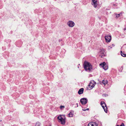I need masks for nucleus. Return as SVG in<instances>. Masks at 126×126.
Segmentation results:
<instances>
[{"mask_svg":"<svg viewBox=\"0 0 126 126\" xmlns=\"http://www.w3.org/2000/svg\"><path fill=\"white\" fill-rule=\"evenodd\" d=\"M57 118L59 120V122L62 124H65L66 120V117L65 115H60L58 116Z\"/></svg>","mask_w":126,"mask_h":126,"instance_id":"1","label":"nucleus"},{"mask_svg":"<svg viewBox=\"0 0 126 126\" xmlns=\"http://www.w3.org/2000/svg\"><path fill=\"white\" fill-rule=\"evenodd\" d=\"M84 68L86 70L89 71H90L92 68L91 65L89 63L87 62H84Z\"/></svg>","mask_w":126,"mask_h":126,"instance_id":"2","label":"nucleus"},{"mask_svg":"<svg viewBox=\"0 0 126 126\" xmlns=\"http://www.w3.org/2000/svg\"><path fill=\"white\" fill-rule=\"evenodd\" d=\"M100 104L103 109H104L105 112L106 113H107L108 112L107 108L105 103L104 101H101V102Z\"/></svg>","mask_w":126,"mask_h":126,"instance_id":"3","label":"nucleus"},{"mask_svg":"<svg viewBox=\"0 0 126 126\" xmlns=\"http://www.w3.org/2000/svg\"><path fill=\"white\" fill-rule=\"evenodd\" d=\"M99 54V56L101 58L105 56L106 55V53L104 49H100Z\"/></svg>","mask_w":126,"mask_h":126,"instance_id":"4","label":"nucleus"},{"mask_svg":"<svg viewBox=\"0 0 126 126\" xmlns=\"http://www.w3.org/2000/svg\"><path fill=\"white\" fill-rule=\"evenodd\" d=\"M95 82L93 80L91 81L88 85V89L89 90L92 89L95 86Z\"/></svg>","mask_w":126,"mask_h":126,"instance_id":"5","label":"nucleus"},{"mask_svg":"<svg viewBox=\"0 0 126 126\" xmlns=\"http://www.w3.org/2000/svg\"><path fill=\"white\" fill-rule=\"evenodd\" d=\"M100 65L105 70H107L108 68V66L105 62H103L102 63L100 64Z\"/></svg>","mask_w":126,"mask_h":126,"instance_id":"6","label":"nucleus"},{"mask_svg":"<svg viewBox=\"0 0 126 126\" xmlns=\"http://www.w3.org/2000/svg\"><path fill=\"white\" fill-rule=\"evenodd\" d=\"M105 39L107 42H109L110 41L111 36L109 35H107L105 36Z\"/></svg>","mask_w":126,"mask_h":126,"instance_id":"7","label":"nucleus"},{"mask_svg":"<svg viewBox=\"0 0 126 126\" xmlns=\"http://www.w3.org/2000/svg\"><path fill=\"white\" fill-rule=\"evenodd\" d=\"M80 101L82 105H85L87 103V99L85 98H82L80 100Z\"/></svg>","mask_w":126,"mask_h":126,"instance_id":"8","label":"nucleus"},{"mask_svg":"<svg viewBox=\"0 0 126 126\" xmlns=\"http://www.w3.org/2000/svg\"><path fill=\"white\" fill-rule=\"evenodd\" d=\"M98 124L95 122H90L88 124V126H97Z\"/></svg>","mask_w":126,"mask_h":126,"instance_id":"9","label":"nucleus"},{"mask_svg":"<svg viewBox=\"0 0 126 126\" xmlns=\"http://www.w3.org/2000/svg\"><path fill=\"white\" fill-rule=\"evenodd\" d=\"M93 3L92 4L94 7H96L98 5V3L97 0H92Z\"/></svg>","mask_w":126,"mask_h":126,"instance_id":"10","label":"nucleus"},{"mask_svg":"<svg viewBox=\"0 0 126 126\" xmlns=\"http://www.w3.org/2000/svg\"><path fill=\"white\" fill-rule=\"evenodd\" d=\"M68 25L70 27H72L75 25L74 23L72 21H69L67 23Z\"/></svg>","mask_w":126,"mask_h":126,"instance_id":"11","label":"nucleus"},{"mask_svg":"<svg viewBox=\"0 0 126 126\" xmlns=\"http://www.w3.org/2000/svg\"><path fill=\"white\" fill-rule=\"evenodd\" d=\"M84 91V89L83 88H82L80 89L78 92V93L79 94H80L83 93Z\"/></svg>","mask_w":126,"mask_h":126,"instance_id":"12","label":"nucleus"},{"mask_svg":"<svg viewBox=\"0 0 126 126\" xmlns=\"http://www.w3.org/2000/svg\"><path fill=\"white\" fill-rule=\"evenodd\" d=\"M121 54L122 56L124 57H126V54H125V52H123L122 51H121Z\"/></svg>","mask_w":126,"mask_h":126,"instance_id":"13","label":"nucleus"},{"mask_svg":"<svg viewBox=\"0 0 126 126\" xmlns=\"http://www.w3.org/2000/svg\"><path fill=\"white\" fill-rule=\"evenodd\" d=\"M102 83L104 85H105L108 83V81L107 80L104 79L103 80Z\"/></svg>","mask_w":126,"mask_h":126,"instance_id":"14","label":"nucleus"},{"mask_svg":"<svg viewBox=\"0 0 126 126\" xmlns=\"http://www.w3.org/2000/svg\"><path fill=\"white\" fill-rule=\"evenodd\" d=\"M73 114L71 112H70L68 115V116L71 117L73 116Z\"/></svg>","mask_w":126,"mask_h":126,"instance_id":"15","label":"nucleus"},{"mask_svg":"<svg viewBox=\"0 0 126 126\" xmlns=\"http://www.w3.org/2000/svg\"><path fill=\"white\" fill-rule=\"evenodd\" d=\"M35 126H40V124L39 122L36 123Z\"/></svg>","mask_w":126,"mask_h":126,"instance_id":"16","label":"nucleus"},{"mask_svg":"<svg viewBox=\"0 0 126 126\" xmlns=\"http://www.w3.org/2000/svg\"><path fill=\"white\" fill-rule=\"evenodd\" d=\"M64 108V106H60V109L62 110Z\"/></svg>","mask_w":126,"mask_h":126,"instance_id":"17","label":"nucleus"},{"mask_svg":"<svg viewBox=\"0 0 126 126\" xmlns=\"http://www.w3.org/2000/svg\"><path fill=\"white\" fill-rule=\"evenodd\" d=\"M116 126H125L124 124L123 123H122L120 126L117 125Z\"/></svg>","mask_w":126,"mask_h":126,"instance_id":"18","label":"nucleus"},{"mask_svg":"<svg viewBox=\"0 0 126 126\" xmlns=\"http://www.w3.org/2000/svg\"><path fill=\"white\" fill-rule=\"evenodd\" d=\"M120 14H116V17L118 18L120 16Z\"/></svg>","mask_w":126,"mask_h":126,"instance_id":"19","label":"nucleus"},{"mask_svg":"<svg viewBox=\"0 0 126 126\" xmlns=\"http://www.w3.org/2000/svg\"><path fill=\"white\" fill-rule=\"evenodd\" d=\"M89 110V109L88 108L87 109L85 110L83 109L82 110L83 111H85L86 110Z\"/></svg>","mask_w":126,"mask_h":126,"instance_id":"20","label":"nucleus"},{"mask_svg":"<svg viewBox=\"0 0 126 126\" xmlns=\"http://www.w3.org/2000/svg\"><path fill=\"white\" fill-rule=\"evenodd\" d=\"M124 31H125V30H126V28H124Z\"/></svg>","mask_w":126,"mask_h":126,"instance_id":"21","label":"nucleus"}]
</instances>
